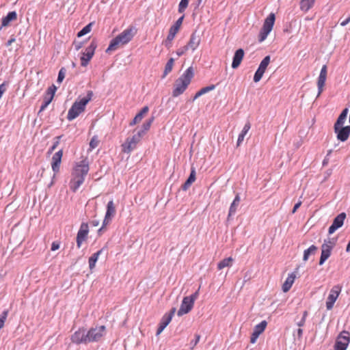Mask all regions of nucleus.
Instances as JSON below:
<instances>
[{"instance_id":"obj_27","label":"nucleus","mask_w":350,"mask_h":350,"mask_svg":"<svg viewBox=\"0 0 350 350\" xmlns=\"http://www.w3.org/2000/svg\"><path fill=\"white\" fill-rule=\"evenodd\" d=\"M295 275L293 273L288 275V276L287 277L284 283L282 285L283 292L286 293L290 290L295 281Z\"/></svg>"},{"instance_id":"obj_8","label":"nucleus","mask_w":350,"mask_h":350,"mask_svg":"<svg viewBox=\"0 0 350 350\" xmlns=\"http://www.w3.org/2000/svg\"><path fill=\"white\" fill-rule=\"evenodd\" d=\"M70 340L72 343L76 345H88L90 343L88 339V334L87 329L84 327L79 328L78 330L74 332L70 337Z\"/></svg>"},{"instance_id":"obj_44","label":"nucleus","mask_w":350,"mask_h":350,"mask_svg":"<svg viewBox=\"0 0 350 350\" xmlns=\"http://www.w3.org/2000/svg\"><path fill=\"white\" fill-rule=\"evenodd\" d=\"M56 90H57V87L55 85H52L47 89L46 94L48 95H50L49 98H52V99H53Z\"/></svg>"},{"instance_id":"obj_26","label":"nucleus","mask_w":350,"mask_h":350,"mask_svg":"<svg viewBox=\"0 0 350 350\" xmlns=\"http://www.w3.org/2000/svg\"><path fill=\"white\" fill-rule=\"evenodd\" d=\"M17 18V14L15 11L10 12L8 14L2 18L1 26L7 27L10 25V22Z\"/></svg>"},{"instance_id":"obj_58","label":"nucleus","mask_w":350,"mask_h":350,"mask_svg":"<svg viewBox=\"0 0 350 350\" xmlns=\"http://www.w3.org/2000/svg\"><path fill=\"white\" fill-rule=\"evenodd\" d=\"M244 138H245V137L243 135H241V134L239 135L237 142V146H239L241 145V144L244 140Z\"/></svg>"},{"instance_id":"obj_47","label":"nucleus","mask_w":350,"mask_h":350,"mask_svg":"<svg viewBox=\"0 0 350 350\" xmlns=\"http://www.w3.org/2000/svg\"><path fill=\"white\" fill-rule=\"evenodd\" d=\"M174 37H171L170 35H167L166 40L164 41V44L167 49H170L172 46V40H174Z\"/></svg>"},{"instance_id":"obj_6","label":"nucleus","mask_w":350,"mask_h":350,"mask_svg":"<svg viewBox=\"0 0 350 350\" xmlns=\"http://www.w3.org/2000/svg\"><path fill=\"white\" fill-rule=\"evenodd\" d=\"M275 20V16L273 13L269 14V16L265 18L258 36V41L260 42H263L271 32L273 29Z\"/></svg>"},{"instance_id":"obj_15","label":"nucleus","mask_w":350,"mask_h":350,"mask_svg":"<svg viewBox=\"0 0 350 350\" xmlns=\"http://www.w3.org/2000/svg\"><path fill=\"white\" fill-rule=\"evenodd\" d=\"M334 133L336 134L338 140L346 142L350 135V126L334 128Z\"/></svg>"},{"instance_id":"obj_55","label":"nucleus","mask_w":350,"mask_h":350,"mask_svg":"<svg viewBox=\"0 0 350 350\" xmlns=\"http://www.w3.org/2000/svg\"><path fill=\"white\" fill-rule=\"evenodd\" d=\"M324 243H326L327 246L332 245V249H333L334 247L335 246L336 241L334 239H328L324 240Z\"/></svg>"},{"instance_id":"obj_5","label":"nucleus","mask_w":350,"mask_h":350,"mask_svg":"<svg viewBox=\"0 0 350 350\" xmlns=\"http://www.w3.org/2000/svg\"><path fill=\"white\" fill-rule=\"evenodd\" d=\"M199 290L196 291L194 293L189 296L185 297L182 301L180 307L178 310L177 314L180 317L185 314L189 312L193 307L195 301L199 295Z\"/></svg>"},{"instance_id":"obj_7","label":"nucleus","mask_w":350,"mask_h":350,"mask_svg":"<svg viewBox=\"0 0 350 350\" xmlns=\"http://www.w3.org/2000/svg\"><path fill=\"white\" fill-rule=\"evenodd\" d=\"M90 343L98 342L106 334V327L105 325L96 326L87 329Z\"/></svg>"},{"instance_id":"obj_49","label":"nucleus","mask_w":350,"mask_h":350,"mask_svg":"<svg viewBox=\"0 0 350 350\" xmlns=\"http://www.w3.org/2000/svg\"><path fill=\"white\" fill-rule=\"evenodd\" d=\"M189 50V49L187 48V46L185 45L180 49H178L176 51V55L180 57L183 55H184L186 51H187Z\"/></svg>"},{"instance_id":"obj_54","label":"nucleus","mask_w":350,"mask_h":350,"mask_svg":"<svg viewBox=\"0 0 350 350\" xmlns=\"http://www.w3.org/2000/svg\"><path fill=\"white\" fill-rule=\"evenodd\" d=\"M61 136H58L56 137L57 140L53 143V146L51 147L49 152H52L59 145V139H60Z\"/></svg>"},{"instance_id":"obj_3","label":"nucleus","mask_w":350,"mask_h":350,"mask_svg":"<svg viewBox=\"0 0 350 350\" xmlns=\"http://www.w3.org/2000/svg\"><path fill=\"white\" fill-rule=\"evenodd\" d=\"M194 76V70L192 66L189 67L184 73L176 81L172 96L177 97L186 90Z\"/></svg>"},{"instance_id":"obj_41","label":"nucleus","mask_w":350,"mask_h":350,"mask_svg":"<svg viewBox=\"0 0 350 350\" xmlns=\"http://www.w3.org/2000/svg\"><path fill=\"white\" fill-rule=\"evenodd\" d=\"M189 0H181L178 5V12L183 13L187 8Z\"/></svg>"},{"instance_id":"obj_22","label":"nucleus","mask_w":350,"mask_h":350,"mask_svg":"<svg viewBox=\"0 0 350 350\" xmlns=\"http://www.w3.org/2000/svg\"><path fill=\"white\" fill-rule=\"evenodd\" d=\"M196 179V172L195 167H191V172L189 176L185 182V183L181 186V188L183 191H187L191 185L195 182Z\"/></svg>"},{"instance_id":"obj_10","label":"nucleus","mask_w":350,"mask_h":350,"mask_svg":"<svg viewBox=\"0 0 350 350\" xmlns=\"http://www.w3.org/2000/svg\"><path fill=\"white\" fill-rule=\"evenodd\" d=\"M143 136L138 132L133 135L131 137L126 138L125 142L122 145V151L126 153H130L137 146Z\"/></svg>"},{"instance_id":"obj_1","label":"nucleus","mask_w":350,"mask_h":350,"mask_svg":"<svg viewBox=\"0 0 350 350\" xmlns=\"http://www.w3.org/2000/svg\"><path fill=\"white\" fill-rule=\"evenodd\" d=\"M88 171L89 162L86 159L76 164L72 172L73 177L70 183V187L72 191L75 192L83 183Z\"/></svg>"},{"instance_id":"obj_56","label":"nucleus","mask_w":350,"mask_h":350,"mask_svg":"<svg viewBox=\"0 0 350 350\" xmlns=\"http://www.w3.org/2000/svg\"><path fill=\"white\" fill-rule=\"evenodd\" d=\"M59 248V243L58 242L54 241L51 244V250L52 251H55Z\"/></svg>"},{"instance_id":"obj_23","label":"nucleus","mask_w":350,"mask_h":350,"mask_svg":"<svg viewBox=\"0 0 350 350\" xmlns=\"http://www.w3.org/2000/svg\"><path fill=\"white\" fill-rule=\"evenodd\" d=\"M241 202V198L239 193H237L231 203L229 208V212L228 215V220H230V217L235 214L237 210V207L239 206Z\"/></svg>"},{"instance_id":"obj_31","label":"nucleus","mask_w":350,"mask_h":350,"mask_svg":"<svg viewBox=\"0 0 350 350\" xmlns=\"http://www.w3.org/2000/svg\"><path fill=\"white\" fill-rule=\"evenodd\" d=\"M154 120V116H152L150 118H149L148 120H147L142 124V129L139 131H138L137 132L139 133H140L141 135L143 136L146 133V132L150 129L151 124H152Z\"/></svg>"},{"instance_id":"obj_35","label":"nucleus","mask_w":350,"mask_h":350,"mask_svg":"<svg viewBox=\"0 0 350 350\" xmlns=\"http://www.w3.org/2000/svg\"><path fill=\"white\" fill-rule=\"evenodd\" d=\"M271 60V57L269 55L265 56L261 62L260 63V65L258 66V68L262 70V71L265 72L267 66H269Z\"/></svg>"},{"instance_id":"obj_42","label":"nucleus","mask_w":350,"mask_h":350,"mask_svg":"<svg viewBox=\"0 0 350 350\" xmlns=\"http://www.w3.org/2000/svg\"><path fill=\"white\" fill-rule=\"evenodd\" d=\"M346 121V118L338 116L336 122L334 123V128L344 126V124Z\"/></svg>"},{"instance_id":"obj_20","label":"nucleus","mask_w":350,"mask_h":350,"mask_svg":"<svg viewBox=\"0 0 350 350\" xmlns=\"http://www.w3.org/2000/svg\"><path fill=\"white\" fill-rule=\"evenodd\" d=\"M244 51L242 49H239L235 51L232 62V68H237L240 66L241 61L244 57Z\"/></svg>"},{"instance_id":"obj_64","label":"nucleus","mask_w":350,"mask_h":350,"mask_svg":"<svg viewBox=\"0 0 350 350\" xmlns=\"http://www.w3.org/2000/svg\"><path fill=\"white\" fill-rule=\"evenodd\" d=\"M297 337L299 338H301L302 337V335H303V329L299 327L297 330Z\"/></svg>"},{"instance_id":"obj_52","label":"nucleus","mask_w":350,"mask_h":350,"mask_svg":"<svg viewBox=\"0 0 350 350\" xmlns=\"http://www.w3.org/2000/svg\"><path fill=\"white\" fill-rule=\"evenodd\" d=\"M260 335V334H259L258 333L256 332L255 331H253L252 336L250 337V342L252 344L255 343Z\"/></svg>"},{"instance_id":"obj_57","label":"nucleus","mask_w":350,"mask_h":350,"mask_svg":"<svg viewBox=\"0 0 350 350\" xmlns=\"http://www.w3.org/2000/svg\"><path fill=\"white\" fill-rule=\"evenodd\" d=\"M349 113V109L348 108H345L342 112L340 113V114L339 115V116H342V118H345L347 119V114Z\"/></svg>"},{"instance_id":"obj_24","label":"nucleus","mask_w":350,"mask_h":350,"mask_svg":"<svg viewBox=\"0 0 350 350\" xmlns=\"http://www.w3.org/2000/svg\"><path fill=\"white\" fill-rule=\"evenodd\" d=\"M184 19V16H182L181 17H180L176 21V23L170 28V30H169V33H168V35H170V38L171 37H174L176 36V34L177 33V32L178 31L179 29H180V27L181 26L182 23H183V21Z\"/></svg>"},{"instance_id":"obj_13","label":"nucleus","mask_w":350,"mask_h":350,"mask_svg":"<svg viewBox=\"0 0 350 350\" xmlns=\"http://www.w3.org/2000/svg\"><path fill=\"white\" fill-rule=\"evenodd\" d=\"M115 214H116V207H115L113 201L110 200L107 203V211H106L104 220L103 221V225H102L101 228L98 230V232L102 231L103 229L105 228V226H106L111 222V219H112V217H114Z\"/></svg>"},{"instance_id":"obj_40","label":"nucleus","mask_w":350,"mask_h":350,"mask_svg":"<svg viewBox=\"0 0 350 350\" xmlns=\"http://www.w3.org/2000/svg\"><path fill=\"white\" fill-rule=\"evenodd\" d=\"M66 73V68L64 67H62L59 70V73H58V77H57V83H61L63 81L64 79L65 78Z\"/></svg>"},{"instance_id":"obj_63","label":"nucleus","mask_w":350,"mask_h":350,"mask_svg":"<svg viewBox=\"0 0 350 350\" xmlns=\"http://www.w3.org/2000/svg\"><path fill=\"white\" fill-rule=\"evenodd\" d=\"M165 327L162 326L161 325H159V327H158V329H157V335H159L163 331V329H165Z\"/></svg>"},{"instance_id":"obj_30","label":"nucleus","mask_w":350,"mask_h":350,"mask_svg":"<svg viewBox=\"0 0 350 350\" xmlns=\"http://www.w3.org/2000/svg\"><path fill=\"white\" fill-rule=\"evenodd\" d=\"M315 0H301L300 9L304 12H307L310 8H312Z\"/></svg>"},{"instance_id":"obj_11","label":"nucleus","mask_w":350,"mask_h":350,"mask_svg":"<svg viewBox=\"0 0 350 350\" xmlns=\"http://www.w3.org/2000/svg\"><path fill=\"white\" fill-rule=\"evenodd\" d=\"M349 342V333L347 331H342L336 340L334 350H346Z\"/></svg>"},{"instance_id":"obj_33","label":"nucleus","mask_w":350,"mask_h":350,"mask_svg":"<svg viewBox=\"0 0 350 350\" xmlns=\"http://www.w3.org/2000/svg\"><path fill=\"white\" fill-rule=\"evenodd\" d=\"M174 63V58H170L167 61V62L165 64V70L163 75V78H164L168 73H170L173 68Z\"/></svg>"},{"instance_id":"obj_60","label":"nucleus","mask_w":350,"mask_h":350,"mask_svg":"<svg viewBox=\"0 0 350 350\" xmlns=\"http://www.w3.org/2000/svg\"><path fill=\"white\" fill-rule=\"evenodd\" d=\"M349 22H350V15L347 17V18H346L345 20H344L343 21H342L340 23V25L344 27V26L347 25Z\"/></svg>"},{"instance_id":"obj_61","label":"nucleus","mask_w":350,"mask_h":350,"mask_svg":"<svg viewBox=\"0 0 350 350\" xmlns=\"http://www.w3.org/2000/svg\"><path fill=\"white\" fill-rule=\"evenodd\" d=\"M305 323H306V319H304V318H301V319L297 323V325L299 327H301L305 325Z\"/></svg>"},{"instance_id":"obj_38","label":"nucleus","mask_w":350,"mask_h":350,"mask_svg":"<svg viewBox=\"0 0 350 350\" xmlns=\"http://www.w3.org/2000/svg\"><path fill=\"white\" fill-rule=\"evenodd\" d=\"M52 98H44V101L40 107V109L38 113V115H40L42 111H43L47 107L48 105L51 103V102L52 101Z\"/></svg>"},{"instance_id":"obj_18","label":"nucleus","mask_w":350,"mask_h":350,"mask_svg":"<svg viewBox=\"0 0 350 350\" xmlns=\"http://www.w3.org/2000/svg\"><path fill=\"white\" fill-rule=\"evenodd\" d=\"M332 245H327L326 243H323L321 245V254L319 260V265H322L331 256Z\"/></svg>"},{"instance_id":"obj_16","label":"nucleus","mask_w":350,"mask_h":350,"mask_svg":"<svg viewBox=\"0 0 350 350\" xmlns=\"http://www.w3.org/2000/svg\"><path fill=\"white\" fill-rule=\"evenodd\" d=\"M346 218V213H341L339 215H338L334 219L332 222V224L329 226L328 232L329 234H333L336 230H338L339 228L342 227L344 221Z\"/></svg>"},{"instance_id":"obj_39","label":"nucleus","mask_w":350,"mask_h":350,"mask_svg":"<svg viewBox=\"0 0 350 350\" xmlns=\"http://www.w3.org/2000/svg\"><path fill=\"white\" fill-rule=\"evenodd\" d=\"M265 72L262 70L258 68L254 76V81L257 83L260 81Z\"/></svg>"},{"instance_id":"obj_62","label":"nucleus","mask_w":350,"mask_h":350,"mask_svg":"<svg viewBox=\"0 0 350 350\" xmlns=\"http://www.w3.org/2000/svg\"><path fill=\"white\" fill-rule=\"evenodd\" d=\"M15 41H16L15 38H14V36H12V37L10 38V40H8V41L7 42V43H6V46H9L12 45V44L13 42H14Z\"/></svg>"},{"instance_id":"obj_4","label":"nucleus","mask_w":350,"mask_h":350,"mask_svg":"<svg viewBox=\"0 0 350 350\" xmlns=\"http://www.w3.org/2000/svg\"><path fill=\"white\" fill-rule=\"evenodd\" d=\"M93 95V92L89 90L86 96L80 98L79 100H76L68 110L67 119L71 121L78 117L85 110L86 105L91 100Z\"/></svg>"},{"instance_id":"obj_29","label":"nucleus","mask_w":350,"mask_h":350,"mask_svg":"<svg viewBox=\"0 0 350 350\" xmlns=\"http://www.w3.org/2000/svg\"><path fill=\"white\" fill-rule=\"evenodd\" d=\"M103 248L98 250L96 253L93 254L90 258H89V267L91 270H92L96 265V262L99 257V256L103 253Z\"/></svg>"},{"instance_id":"obj_36","label":"nucleus","mask_w":350,"mask_h":350,"mask_svg":"<svg viewBox=\"0 0 350 350\" xmlns=\"http://www.w3.org/2000/svg\"><path fill=\"white\" fill-rule=\"evenodd\" d=\"M149 111V108L148 106L144 107L141 111L137 113V115L135 116V121L137 120L138 122H139L142 118H144V116Z\"/></svg>"},{"instance_id":"obj_46","label":"nucleus","mask_w":350,"mask_h":350,"mask_svg":"<svg viewBox=\"0 0 350 350\" xmlns=\"http://www.w3.org/2000/svg\"><path fill=\"white\" fill-rule=\"evenodd\" d=\"M250 128H251V124H250V122H247L244 125L240 134L245 137L246 135V134L248 133V131H250Z\"/></svg>"},{"instance_id":"obj_28","label":"nucleus","mask_w":350,"mask_h":350,"mask_svg":"<svg viewBox=\"0 0 350 350\" xmlns=\"http://www.w3.org/2000/svg\"><path fill=\"white\" fill-rule=\"evenodd\" d=\"M317 250L318 247L314 245H312L308 249L305 250L304 252L303 260L306 262L310 256L314 255L316 254Z\"/></svg>"},{"instance_id":"obj_34","label":"nucleus","mask_w":350,"mask_h":350,"mask_svg":"<svg viewBox=\"0 0 350 350\" xmlns=\"http://www.w3.org/2000/svg\"><path fill=\"white\" fill-rule=\"evenodd\" d=\"M267 325V322L266 321H262L260 323L257 324L254 327V331L261 334L265 329Z\"/></svg>"},{"instance_id":"obj_53","label":"nucleus","mask_w":350,"mask_h":350,"mask_svg":"<svg viewBox=\"0 0 350 350\" xmlns=\"http://www.w3.org/2000/svg\"><path fill=\"white\" fill-rule=\"evenodd\" d=\"M200 339V336L198 334L195 335V340H191V345H192L191 349H193L196 345L199 342Z\"/></svg>"},{"instance_id":"obj_21","label":"nucleus","mask_w":350,"mask_h":350,"mask_svg":"<svg viewBox=\"0 0 350 350\" xmlns=\"http://www.w3.org/2000/svg\"><path fill=\"white\" fill-rule=\"evenodd\" d=\"M200 43V38L196 35V32L191 33L189 41L186 44L189 49H191L193 51H195Z\"/></svg>"},{"instance_id":"obj_48","label":"nucleus","mask_w":350,"mask_h":350,"mask_svg":"<svg viewBox=\"0 0 350 350\" xmlns=\"http://www.w3.org/2000/svg\"><path fill=\"white\" fill-rule=\"evenodd\" d=\"M215 88V85H211L202 88V89H200V91L202 93V94H204L208 93L210 91L213 90Z\"/></svg>"},{"instance_id":"obj_37","label":"nucleus","mask_w":350,"mask_h":350,"mask_svg":"<svg viewBox=\"0 0 350 350\" xmlns=\"http://www.w3.org/2000/svg\"><path fill=\"white\" fill-rule=\"evenodd\" d=\"M92 23H90L86 26H85L81 31H79L77 33L78 37L83 36L84 35L88 33L92 29Z\"/></svg>"},{"instance_id":"obj_43","label":"nucleus","mask_w":350,"mask_h":350,"mask_svg":"<svg viewBox=\"0 0 350 350\" xmlns=\"http://www.w3.org/2000/svg\"><path fill=\"white\" fill-rule=\"evenodd\" d=\"M8 310H5L3 311V312L0 315V325L3 327L5 321L7 319L8 315Z\"/></svg>"},{"instance_id":"obj_32","label":"nucleus","mask_w":350,"mask_h":350,"mask_svg":"<svg viewBox=\"0 0 350 350\" xmlns=\"http://www.w3.org/2000/svg\"><path fill=\"white\" fill-rule=\"evenodd\" d=\"M234 259L232 257H228L223 259L217 264V269L221 270L227 267H231Z\"/></svg>"},{"instance_id":"obj_51","label":"nucleus","mask_w":350,"mask_h":350,"mask_svg":"<svg viewBox=\"0 0 350 350\" xmlns=\"http://www.w3.org/2000/svg\"><path fill=\"white\" fill-rule=\"evenodd\" d=\"M260 335V334H259L258 333L256 332L255 331H253L252 336L250 337V342L252 344L255 343Z\"/></svg>"},{"instance_id":"obj_17","label":"nucleus","mask_w":350,"mask_h":350,"mask_svg":"<svg viewBox=\"0 0 350 350\" xmlns=\"http://www.w3.org/2000/svg\"><path fill=\"white\" fill-rule=\"evenodd\" d=\"M327 67L326 65H323L321 68L319 76L317 80V87H318V94L317 96H319L322 92L323 91V87L325 83L326 78H327Z\"/></svg>"},{"instance_id":"obj_9","label":"nucleus","mask_w":350,"mask_h":350,"mask_svg":"<svg viewBox=\"0 0 350 350\" xmlns=\"http://www.w3.org/2000/svg\"><path fill=\"white\" fill-rule=\"evenodd\" d=\"M96 47L97 42L94 39L92 40L90 44L85 49V51L82 53V56L81 57V66H87V65L89 64V62L94 56Z\"/></svg>"},{"instance_id":"obj_25","label":"nucleus","mask_w":350,"mask_h":350,"mask_svg":"<svg viewBox=\"0 0 350 350\" xmlns=\"http://www.w3.org/2000/svg\"><path fill=\"white\" fill-rule=\"evenodd\" d=\"M175 312H176V308H172L169 313H166L163 315L159 324L161 325L162 326L166 327L168 325V324L170 323Z\"/></svg>"},{"instance_id":"obj_14","label":"nucleus","mask_w":350,"mask_h":350,"mask_svg":"<svg viewBox=\"0 0 350 350\" xmlns=\"http://www.w3.org/2000/svg\"><path fill=\"white\" fill-rule=\"evenodd\" d=\"M89 232L88 224L83 222L79 228V230L77 234V246L79 249L83 241L88 239Z\"/></svg>"},{"instance_id":"obj_12","label":"nucleus","mask_w":350,"mask_h":350,"mask_svg":"<svg viewBox=\"0 0 350 350\" xmlns=\"http://www.w3.org/2000/svg\"><path fill=\"white\" fill-rule=\"evenodd\" d=\"M342 291V286L340 285L334 286L330 290L329 294L326 301V308L328 310H332L335 301L338 297Z\"/></svg>"},{"instance_id":"obj_59","label":"nucleus","mask_w":350,"mask_h":350,"mask_svg":"<svg viewBox=\"0 0 350 350\" xmlns=\"http://www.w3.org/2000/svg\"><path fill=\"white\" fill-rule=\"evenodd\" d=\"M301 204V201H299L297 203H296L292 210V213H295L297 211V210L300 207Z\"/></svg>"},{"instance_id":"obj_45","label":"nucleus","mask_w":350,"mask_h":350,"mask_svg":"<svg viewBox=\"0 0 350 350\" xmlns=\"http://www.w3.org/2000/svg\"><path fill=\"white\" fill-rule=\"evenodd\" d=\"M99 141L96 136H94L90 142V146L92 149H94L98 146Z\"/></svg>"},{"instance_id":"obj_2","label":"nucleus","mask_w":350,"mask_h":350,"mask_svg":"<svg viewBox=\"0 0 350 350\" xmlns=\"http://www.w3.org/2000/svg\"><path fill=\"white\" fill-rule=\"evenodd\" d=\"M136 32L137 29L133 26L124 29L121 33L111 40L106 53L116 51L120 44L124 45L129 43L133 39Z\"/></svg>"},{"instance_id":"obj_19","label":"nucleus","mask_w":350,"mask_h":350,"mask_svg":"<svg viewBox=\"0 0 350 350\" xmlns=\"http://www.w3.org/2000/svg\"><path fill=\"white\" fill-rule=\"evenodd\" d=\"M62 155H63V150H59V151L55 152L52 157L51 167H52L53 171L55 173H57L59 171V167H60Z\"/></svg>"},{"instance_id":"obj_50","label":"nucleus","mask_w":350,"mask_h":350,"mask_svg":"<svg viewBox=\"0 0 350 350\" xmlns=\"http://www.w3.org/2000/svg\"><path fill=\"white\" fill-rule=\"evenodd\" d=\"M260 335V334H259L258 333L256 332L255 331H253L252 336L250 337V342L252 344L255 343Z\"/></svg>"}]
</instances>
